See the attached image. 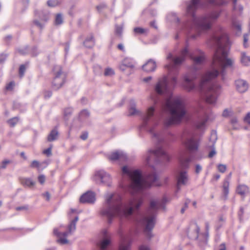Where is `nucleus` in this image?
Wrapping results in <instances>:
<instances>
[{
  "mask_svg": "<svg viewBox=\"0 0 250 250\" xmlns=\"http://www.w3.org/2000/svg\"><path fill=\"white\" fill-rule=\"evenodd\" d=\"M199 54L195 56L192 54H189L187 47L183 49L179 56L173 57L170 53L167 59L170 60V64L166 65L169 71V80L165 76L160 79L155 87L156 93L160 95L166 94L167 98L163 105L164 112L169 115L164 121L166 127L180 123L187 113L186 104L185 100L180 97H173L172 90L175 87L177 83L176 75L178 74L177 66L180 65L189 56L193 61L194 68L198 69V65L203 64L205 60L203 52L197 51Z\"/></svg>",
  "mask_w": 250,
  "mask_h": 250,
  "instance_id": "f257e3e1",
  "label": "nucleus"
},
{
  "mask_svg": "<svg viewBox=\"0 0 250 250\" xmlns=\"http://www.w3.org/2000/svg\"><path fill=\"white\" fill-rule=\"evenodd\" d=\"M213 45L216 49L213 57L210 68L207 70L201 78L199 85V90L201 96L209 104H214L219 94L221 86L211 81L216 78L219 74L222 80L225 78V69L231 66L234 60L228 58V50L227 48L229 42L227 34L223 31L220 33L214 35L212 38Z\"/></svg>",
  "mask_w": 250,
  "mask_h": 250,
  "instance_id": "f03ea898",
  "label": "nucleus"
},
{
  "mask_svg": "<svg viewBox=\"0 0 250 250\" xmlns=\"http://www.w3.org/2000/svg\"><path fill=\"white\" fill-rule=\"evenodd\" d=\"M143 203L141 198H133L127 203H122L121 196L116 193L107 194L105 202L101 209L100 213L105 217L108 223H112L115 217H126L133 213L134 209H138Z\"/></svg>",
  "mask_w": 250,
  "mask_h": 250,
  "instance_id": "7ed1b4c3",
  "label": "nucleus"
},
{
  "mask_svg": "<svg viewBox=\"0 0 250 250\" xmlns=\"http://www.w3.org/2000/svg\"><path fill=\"white\" fill-rule=\"evenodd\" d=\"M208 1L215 5L222 4V2L220 0H208ZM200 4V0H191L187 8V14L190 16L191 21L190 23L191 29L196 33L191 35L189 34L188 37L191 39H195L200 35L201 31L210 29L221 14V11H213L197 18L195 15V12Z\"/></svg>",
  "mask_w": 250,
  "mask_h": 250,
  "instance_id": "20e7f679",
  "label": "nucleus"
},
{
  "mask_svg": "<svg viewBox=\"0 0 250 250\" xmlns=\"http://www.w3.org/2000/svg\"><path fill=\"white\" fill-rule=\"evenodd\" d=\"M122 174L124 178H127L129 181L128 190L133 194L145 188H149L152 185L159 186L158 183V176L155 172L146 174L143 177L138 170H129L126 166L122 168Z\"/></svg>",
  "mask_w": 250,
  "mask_h": 250,
  "instance_id": "39448f33",
  "label": "nucleus"
},
{
  "mask_svg": "<svg viewBox=\"0 0 250 250\" xmlns=\"http://www.w3.org/2000/svg\"><path fill=\"white\" fill-rule=\"evenodd\" d=\"M164 208V204L160 200H151L146 214L141 216L139 223L145 228L144 231L149 239L152 237L151 230L154 227L158 210Z\"/></svg>",
  "mask_w": 250,
  "mask_h": 250,
  "instance_id": "423d86ee",
  "label": "nucleus"
},
{
  "mask_svg": "<svg viewBox=\"0 0 250 250\" xmlns=\"http://www.w3.org/2000/svg\"><path fill=\"white\" fill-rule=\"evenodd\" d=\"M179 161L181 168L177 173V191L180 190L182 186H187L188 182V175L187 171L183 168H188L191 159L187 156V152L183 151L180 153L179 156Z\"/></svg>",
  "mask_w": 250,
  "mask_h": 250,
  "instance_id": "0eeeda50",
  "label": "nucleus"
},
{
  "mask_svg": "<svg viewBox=\"0 0 250 250\" xmlns=\"http://www.w3.org/2000/svg\"><path fill=\"white\" fill-rule=\"evenodd\" d=\"M154 111L155 109L153 106H150L148 108L146 113L143 117V124L141 127L148 131L152 135L153 139L158 143H160L164 139L162 134L160 133L155 132L153 128L149 127V122L152 121V117L154 115Z\"/></svg>",
  "mask_w": 250,
  "mask_h": 250,
  "instance_id": "6e6552de",
  "label": "nucleus"
},
{
  "mask_svg": "<svg viewBox=\"0 0 250 250\" xmlns=\"http://www.w3.org/2000/svg\"><path fill=\"white\" fill-rule=\"evenodd\" d=\"M170 156L161 147H158L154 150H149L147 154L146 161L150 165L152 163L156 164L168 162Z\"/></svg>",
  "mask_w": 250,
  "mask_h": 250,
  "instance_id": "1a4fd4ad",
  "label": "nucleus"
},
{
  "mask_svg": "<svg viewBox=\"0 0 250 250\" xmlns=\"http://www.w3.org/2000/svg\"><path fill=\"white\" fill-rule=\"evenodd\" d=\"M182 144L185 146L189 152H195L197 150L198 144L194 138V134L189 130H185L181 137Z\"/></svg>",
  "mask_w": 250,
  "mask_h": 250,
  "instance_id": "9d476101",
  "label": "nucleus"
},
{
  "mask_svg": "<svg viewBox=\"0 0 250 250\" xmlns=\"http://www.w3.org/2000/svg\"><path fill=\"white\" fill-rule=\"evenodd\" d=\"M52 71L54 77L52 82V86L54 90H58L65 83L66 74L62 71L60 65L54 66Z\"/></svg>",
  "mask_w": 250,
  "mask_h": 250,
  "instance_id": "9b49d317",
  "label": "nucleus"
},
{
  "mask_svg": "<svg viewBox=\"0 0 250 250\" xmlns=\"http://www.w3.org/2000/svg\"><path fill=\"white\" fill-rule=\"evenodd\" d=\"M78 220L79 217L77 216L72 221H71L68 227V231L60 232L57 229H54V234L58 237V239L57 240V243L62 245L68 243V241L66 239V237L68 236L69 233H71L72 232L75 230L76 223Z\"/></svg>",
  "mask_w": 250,
  "mask_h": 250,
  "instance_id": "f8f14e48",
  "label": "nucleus"
},
{
  "mask_svg": "<svg viewBox=\"0 0 250 250\" xmlns=\"http://www.w3.org/2000/svg\"><path fill=\"white\" fill-rule=\"evenodd\" d=\"M93 178L97 182H101L107 186H109L110 185L111 178L110 175L103 170L97 171Z\"/></svg>",
  "mask_w": 250,
  "mask_h": 250,
  "instance_id": "ddd939ff",
  "label": "nucleus"
},
{
  "mask_svg": "<svg viewBox=\"0 0 250 250\" xmlns=\"http://www.w3.org/2000/svg\"><path fill=\"white\" fill-rule=\"evenodd\" d=\"M217 139V133L215 131H212L210 134V136L209 139V144L208 145V147L211 149V150L208 154V157H213L216 153L214 145Z\"/></svg>",
  "mask_w": 250,
  "mask_h": 250,
  "instance_id": "4468645a",
  "label": "nucleus"
},
{
  "mask_svg": "<svg viewBox=\"0 0 250 250\" xmlns=\"http://www.w3.org/2000/svg\"><path fill=\"white\" fill-rule=\"evenodd\" d=\"M108 159L111 161L119 160L125 161L127 159V156L123 151L117 150L112 152L107 156Z\"/></svg>",
  "mask_w": 250,
  "mask_h": 250,
  "instance_id": "2eb2a0df",
  "label": "nucleus"
},
{
  "mask_svg": "<svg viewBox=\"0 0 250 250\" xmlns=\"http://www.w3.org/2000/svg\"><path fill=\"white\" fill-rule=\"evenodd\" d=\"M35 15L40 18V21L35 19L33 21V23L40 29H42L44 27L45 22L48 20V16L46 14H43L42 13H37L36 12H35Z\"/></svg>",
  "mask_w": 250,
  "mask_h": 250,
  "instance_id": "dca6fc26",
  "label": "nucleus"
},
{
  "mask_svg": "<svg viewBox=\"0 0 250 250\" xmlns=\"http://www.w3.org/2000/svg\"><path fill=\"white\" fill-rule=\"evenodd\" d=\"M121 237V242L119 250H129L131 241L128 236H124L121 231L119 232Z\"/></svg>",
  "mask_w": 250,
  "mask_h": 250,
  "instance_id": "f3484780",
  "label": "nucleus"
},
{
  "mask_svg": "<svg viewBox=\"0 0 250 250\" xmlns=\"http://www.w3.org/2000/svg\"><path fill=\"white\" fill-rule=\"evenodd\" d=\"M95 195L94 192L87 191L83 194L80 199V202L82 203L92 204L95 201Z\"/></svg>",
  "mask_w": 250,
  "mask_h": 250,
  "instance_id": "a211bd4d",
  "label": "nucleus"
},
{
  "mask_svg": "<svg viewBox=\"0 0 250 250\" xmlns=\"http://www.w3.org/2000/svg\"><path fill=\"white\" fill-rule=\"evenodd\" d=\"M104 239L101 240L98 244L100 250H104L109 245L110 240L109 235L106 230L103 231Z\"/></svg>",
  "mask_w": 250,
  "mask_h": 250,
  "instance_id": "6ab92c4d",
  "label": "nucleus"
},
{
  "mask_svg": "<svg viewBox=\"0 0 250 250\" xmlns=\"http://www.w3.org/2000/svg\"><path fill=\"white\" fill-rule=\"evenodd\" d=\"M209 120V117L206 113L204 114L203 117L199 118L195 124L196 129L200 131L205 130L206 124Z\"/></svg>",
  "mask_w": 250,
  "mask_h": 250,
  "instance_id": "aec40b11",
  "label": "nucleus"
},
{
  "mask_svg": "<svg viewBox=\"0 0 250 250\" xmlns=\"http://www.w3.org/2000/svg\"><path fill=\"white\" fill-rule=\"evenodd\" d=\"M235 84L236 90L240 93H244L247 91L249 85L247 82L242 79H238L235 81Z\"/></svg>",
  "mask_w": 250,
  "mask_h": 250,
  "instance_id": "412c9836",
  "label": "nucleus"
},
{
  "mask_svg": "<svg viewBox=\"0 0 250 250\" xmlns=\"http://www.w3.org/2000/svg\"><path fill=\"white\" fill-rule=\"evenodd\" d=\"M119 68L122 71H124L127 68L134 67V62L129 58H125L119 65Z\"/></svg>",
  "mask_w": 250,
  "mask_h": 250,
  "instance_id": "4be33fe9",
  "label": "nucleus"
},
{
  "mask_svg": "<svg viewBox=\"0 0 250 250\" xmlns=\"http://www.w3.org/2000/svg\"><path fill=\"white\" fill-rule=\"evenodd\" d=\"M184 86L187 90L190 91L194 89L195 86L193 82V80L188 75L184 76Z\"/></svg>",
  "mask_w": 250,
  "mask_h": 250,
  "instance_id": "5701e85b",
  "label": "nucleus"
},
{
  "mask_svg": "<svg viewBox=\"0 0 250 250\" xmlns=\"http://www.w3.org/2000/svg\"><path fill=\"white\" fill-rule=\"evenodd\" d=\"M231 172L229 173L227 177L225 179L223 184V192L225 199L227 198L229 192V180L231 177Z\"/></svg>",
  "mask_w": 250,
  "mask_h": 250,
  "instance_id": "b1692460",
  "label": "nucleus"
},
{
  "mask_svg": "<svg viewBox=\"0 0 250 250\" xmlns=\"http://www.w3.org/2000/svg\"><path fill=\"white\" fill-rule=\"evenodd\" d=\"M156 68V62L152 59L149 60L145 64L142 66L143 69L147 72L154 71Z\"/></svg>",
  "mask_w": 250,
  "mask_h": 250,
  "instance_id": "393cba45",
  "label": "nucleus"
},
{
  "mask_svg": "<svg viewBox=\"0 0 250 250\" xmlns=\"http://www.w3.org/2000/svg\"><path fill=\"white\" fill-rule=\"evenodd\" d=\"M20 181L23 186L29 188H33L36 184V182L30 178L21 177Z\"/></svg>",
  "mask_w": 250,
  "mask_h": 250,
  "instance_id": "a878e982",
  "label": "nucleus"
},
{
  "mask_svg": "<svg viewBox=\"0 0 250 250\" xmlns=\"http://www.w3.org/2000/svg\"><path fill=\"white\" fill-rule=\"evenodd\" d=\"M249 188L245 185H239L237 186L236 192L242 197H244L246 193H248Z\"/></svg>",
  "mask_w": 250,
  "mask_h": 250,
  "instance_id": "bb28decb",
  "label": "nucleus"
},
{
  "mask_svg": "<svg viewBox=\"0 0 250 250\" xmlns=\"http://www.w3.org/2000/svg\"><path fill=\"white\" fill-rule=\"evenodd\" d=\"M240 62L242 65L249 66L250 65V56H248L245 52L241 53Z\"/></svg>",
  "mask_w": 250,
  "mask_h": 250,
  "instance_id": "cd10ccee",
  "label": "nucleus"
},
{
  "mask_svg": "<svg viewBox=\"0 0 250 250\" xmlns=\"http://www.w3.org/2000/svg\"><path fill=\"white\" fill-rule=\"evenodd\" d=\"M84 45L87 48H91L95 45V41L93 36L90 35V37H87L83 42Z\"/></svg>",
  "mask_w": 250,
  "mask_h": 250,
  "instance_id": "c85d7f7f",
  "label": "nucleus"
},
{
  "mask_svg": "<svg viewBox=\"0 0 250 250\" xmlns=\"http://www.w3.org/2000/svg\"><path fill=\"white\" fill-rule=\"evenodd\" d=\"M58 137V132L56 128L52 130L48 135L47 141L52 142L57 139Z\"/></svg>",
  "mask_w": 250,
  "mask_h": 250,
  "instance_id": "c756f323",
  "label": "nucleus"
},
{
  "mask_svg": "<svg viewBox=\"0 0 250 250\" xmlns=\"http://www.w3.org/2000/svg\"><path fill=\"white\" fill-rule=\"evenodd\" d=\"M130 107L129 108V115L132 116L137 114L139 111L135 107V104L133 100L130 101Z\"/></svg>",
  "mask_w": 250,
  "mask_h": 250,
  "instance_id": "7c9ffc66",
  "label": "nucleus"
},
{
  "mask_svg": "<svg viewBox=\"0 0 250 250\" xmlns=\"http://www.w3.org/2000/svg\"><path fill=\"white\" fill-rule=\"evenodd\" d=\"M167 20L171 22H179V19L178 18L175 13H171L167 16Z\"/></svg>",
  "mask_w": 250,
  "mask_h": 250,
  "instance_id": "2f4dec72",
  "label": "nucleus"
},
{
  "mask_svg": "<svg viewBox=\"0 0 250 250\" xmlns=\"http://www.w3.org/2000/svg\"><path fill=\"white\" fill-rule=\"evenodd\" d=\"M63 20L62 15L61 13H58L56 15L54 23L56 25H59L63 23Z\"/></svg>",
  "mask_w": 250,
  "mask_h": 250,
  "instance_id": "473e14b6",
  "label": "nucleus"
},
{
  "mask_svg": "<svg viewBox=\"0 0 250 250\" xmlns=\"http://www.w3.org/2000/svg\"><path fill=\"white\" fill-rule=\"evenodd\" d=\"M232 24L234 29L236 30L239 33H240L241 31V23L240 22L233 20Z\"/></svg>",
  "mask_w": 250,
  "mask_h": 250,
  "instance_id": "72a5a7b5",
  "label": "nucleus"
},
{
  "mask_svg": "<svg viewBox=\"0 0 250 250\" xmlns=\"http://www.w3.org/2000/svg\"><path fill=\"white\" fill-rule=\"evenodd\" d=\"M19 122V118L17 117L12 118L8 120L7 123L11 127H14Z\"/></svg>",
  "mask_w": 250,
  "mask_h": 250,
  "instance_id": "f704fd0d",
  "label": "nucleus"
},
{
  "mask_svg": "<svg viewBox=\"0 0 250 250\" xmlns=\"http://www.w3.org/2000/svg\"><path fill=\"white\" fill-rule=\"evenodd\" d=\"M115 74V72L114 70L110 68V67H107L105 69L104 75L105 76H113Z\"/></svg>",
  "mask_w": 250,
  "mask_h": 250,
  "instance_id": "c9c22d12",
  "label": "nucleus"
},
{
  "mask_svg": "<svg viewBox=\"0 0 250 250\" xmlns=\"http://www.w3.org/2000/svg\"><path fill=\"white\" fill-rule=\"evenodd\" d=\"M89 116V112L87 110H83L80 113V118L81 119L86 118Z\"/></svg>",
  "mask_w": 250,
  "mask_h": 250,
  "instance_id": "e433bc0d",
  "label": "nucleus"
},
{
  "mask_svg": "<svg viewBox=\"0 0 250 250\" xmlns=\"http://www.w3.org/2000/svg\"><path fill=\"white\" fill-rule=\"evenodd\" d=\"M47 4L48 6L55 7L59 4V2L58 0H48Z\"/></svg>",
  "mask_w": 250,
  "mask_h": 250,
  "instance_id": "4c0bfd02",
  "label": "nucleus"
},
{
  "mask_svg": "<svg viewBox=\"0 0 250 250\" xmlns=\"http://www.w3.org/2000/svg\"><path fill=\"white\" fill-rule=\"evenodd\" d=\"M237 122L238 120L236 117H233L231 119L230 123L233 129H237L238 128Z\"/></svg>",
  "mask_w": 250,
  "mask_h": 250,
  "instance_id": "58836bf2",
  "label": "nucleus"
},
{
  "mask_svg": "<svg viewBox=\"0 0 250 250\" xmlns=\"http://www.w3.org/2000/svg\"><path fill=\"white\" fill-rule=\"evenodd\" d=\"M146 31V29L141 27H136L134 28V33L138 34H143L145 33Z\"/></svg>",
  "mask_w": 250,
  "mask_h": 250,
  "instance_id": "ea45409f",
  "label": "nucleus"
},
{
  "mask_svg": "<svg viewBox=\"0 0 250 250\" xmlns=\"http://www.w3.org/2000/svg\"><path fill=\"white\" fill-rule=\"evenodd\" d=\"M15 84L14 82H13V81L10 82V83H7V85H6L5 89L7 91H11L13 89V88L15 86Z\"/></svg>",
  "mask_w": 250,
  "mask_h": 250,
  "instance_id": "a19ab883",
  "label": "nucleus"
},
{
  "mask_svg": "<svg viewBox=\"0 0 250 250\" xmlns=\"http://www.w3.org/2000/svg\"><path fill=\"white\" fill-rule=\"evenodd\" d=\"M217 168L219 172L224 173L227 169V166L223 164H219L217 166Z\"/></svg>",
  "mask_w": 250,
  "mask_h": 250,
  "instance_id": "79ce46f5",
  "label": "nucleus"
},
{
  "mask_svg": "<svg viewBox=\"0 0 250 250\" xmlns=\"http://www.w3.org/2000/svg\"><path fill=\"white\" fill-rule=\"evenodd\" d=\"M26 67L24 65L22 64L19 68V75L21 78L22 77L25 71Z\"/></svg>",
  "mask_w": 250,
  "mask_h": 250,
  "instance_id": "37998d69",
  "label": "nucleus"
},
{
  "mask_svg": "<svg viewBox=\"0 0 250 250\" xmlns=\"http://www.w3.org/2000/svg\"><path fill=\"white\" fill-rule=\"evenodd\" d=\"M194 229H195V235L193 236V237L195 239H197L199 236V234L200 232V228L196 224H195L194 225Z\"/></svg>",
  "mask_w": 250,
  "mask_h": 250,
  "instance_id": "c03bdc74",
  "label": "nucleus"
},
{
  "mask_svg": "<svg viewBox=\"0 0 250 250\" xmlns=\"http://www.w3.org/2000/svg\"><path fill=\"white\" fill-rule=\"evenodd\" d=\"M72 109L71 108H67L64 111V115L66 118L69 117L72 112Z\"/></svg>",
  "mask_w": 250,
  "mask_h": 250,
  "instance_id": "a18cd8bd",
  "label": "nucleus"
},
{
  "mask_svg": "<svg viewBox=\"0 0 250 250\" xmlns=\"http://www.w3.org/2000/svg\"><path fill=\"white\" fill-rule=\"evenodd\" d=\"M10 161L8 160H5L3 161L1 163V165L0 166V168L4 169L6 167L7 165L10 163Z\"/></svg>",
  "mask_w": 250,
  "mask_h": 250,
  "instance_id": "49530a36",
  "label": "nucleus"
},
{
  "mask_svg": "<svg viewBox=\"0 0 250 250\" xmlns=\"http://www.w3.org/2000/svg\"><path fill=\"white\" fill-rule=\"evenodd\" d=\"M52 147V146L51 145L49 147L44 150L43 151V153L46 155L48 156H51L52 155V152H51Z\"/></svg>",
  "mask_w": 250,
  "mask_h": 250,
  "instance_id": "de8ad7c7",
  "label": "nucleus"
},
{
  "mask_svg": "<svg viewBox=\"0 0 250 250\" xmlns=\"http://www.w3.org/2000/svg\"><path fill=\"white\" fill-rule=\"evenodd\" d=\"M123 31V26L116 25L115 28V32L118 35H121Z\"/></svg>",
  "mask_w": 250,
  "mask_h": 250,
  "instance_id": "09e8293b",
  "label": "nucleus"
},
{
  "mask_svg": "<svg viewBox=\"0 0 250 250\" xmlns=\"http://www.w3.org/2000/svg\"><path fill=\"white\" fill-rule=\"evenodd\" d=\"M190 201L189 200H187L185 203L184 206L181 209V212L182 213H184L185 210L187 209L188 208V205L189 204Z\"/></svg>",
  "mask_w": 250,
  "mask_h": 250,
  "instance_id": "8fccbe9b",
  "label": "nucleus"
},
{
  "mask_svg": "<svg viewBox=\"0 0 250 250\" xmlns=\"http://www.w3.org/2000/svg\"><path fill=\"white\" fill-rule=\"evenodd\" d=\"M52 95V92L49 90H46L44 92V97L45 99H49Z\"/></svg>",
  "mask_w": 250,
  "mask_h": 250,
  "instance_id": "3c124183",
  "label": "nucleus"
},
{
  "mask_svg": "<svg viewBox=\"0 0 250 250\" xmlns=\"http://www.w3.org/2000/svg\"><path fill=\"white\" fill-rule=\"evenodd\" d=\"M38 179L39 182L41 184H43L45 182V177L43 175H40L39 176Z\"/></svg>",
  "mask_w": 250,
  "mask_h": 250,
  "instance_id": "603ef678",
  "label": "nucleus"
},
{
  "mask_svg": "<svg viewBox=\"0 0 250 250\" xmlns=\"http://www.w3.org/2000/svg\"><path fill=\"white\" fill-rule=\"evenodd\" d=\"M28 209V205H24L21 207H18L16 208V210L17 211H20L22 210H27Z\"/></svg>",
  "mask_w": 250,
  "mask_h": 250,
  "instance_id": "864d4df0",
  "label": "nucleus"
},
{
  "mask_svg": "<svg viewBox=\"0 0 250 250\" xmlns=\"http://www.w3.org/2000/svg\"><path fill=\"white\" fill-rule=\"evenodd\" d=\"M244 121L250 125V112H249L244 118Z\"/></svg>",
  "mask_w": 250,
  "mask_h": 250,
  "instance_id": "5fc2aeb1",
  "label": "nucleus"
},
{
  "mask_svg": "<svg viewBox=\"0 0 250 250\" xmlns=\"http://www.w3.org/2000/svg\"><path fill=\"white\" fill-rule=\"evenodd\" d=\"M30 166L32 167H38L39 166V163L36 160H34L31 164Z\"/></svg>",
  "mask_w": 250,
  "mask_h": 250,
  "instance_id": "6e6d98bb",
  "label": "nucleus"
},
{
  "mask_svg": "<svg viewBox=\"0 0 250 250\" xmlns=\"http://www.w3.org/2000/svg\"><path fill=\"white\" fill-rule=\"evenodd\" d=\"M202 167L200 165H199V164L196 165V166H195L196 173H197V174L201 172V171L202 170Z\"/></svg>",
  "mask_w": 250,
  "mask_h": 250,
  "instance_id": "4d7b16f0",
  "label": "nucleus"
},
{
  "mask_svg": "<svg viewBox=\"0 0 250 250\" xmlns=\"http://www.w3.org/2000/svg\"><path fill=\"white\" fill-rule=\"evenodd\" d=\"M7 55L6 54H2L0 55V63H3L6 60Z\"/></svg>",
  "mask_w": 250,
  "mask_h": 250,
  "instance_id": "13d9d810",
  "label": "nucleus"
},
{
  "mask_svg": "<svg viewBox=\"0 0 250 250\" xmlns=\"http://www.w3.org/2000/svg\"><path fill=\"white\" fill-rule=\"evenodd\" d=\"M81 139L83 140H85L88 138V133L84 132L80 136Z\"/></svg>",
  "mask_w": 250,
  "mask_h": 250,
  "instance_id": "bf43d9fd",
  "label": "nucleus"
},
{
  "mask_svg": "<svg viewBox=\"0 0 250 250\" xmlns=\"http://www.w3.org/2000/svg\"><path fill=\"white\" fill-rule=\"evenodd\" d=\"M248 34H245L244 35V45L245 47H246L247 45V42L248 41Z\"/></svg>",
  "mask_w": 250,
  "mask_h": 250,
  "instance_id": "052dcab7",
  "label": "nucleus"
},
{
  "mask_svg": "<svg viewBox=\"0 0 250 250\" xmlns=\"http://www.w3.org/2000/svg\"><path fill=\"white\" fill-rule=\"evenodd\" d=\"M42 195L46 198V200L47 201H49L50 200V195L48 192H45L42 194Z\"/></svg>",
  "mask_w": 250,
  "mask_h": 250,
  "instance_id": "680f3d73",
  "label": "nucleus"
},
{
  "mask_svg": "<svg viewBox=\"0 0 250 250\" xmlns=\"http://www.w3.org/2000/svg\"><path fill=\"white\" fill-rule=\"evenodd\" d=\"M244 213V208L242 207H241L240 208V210L238 212V215L239 216L240 219H241V217Z\"/></svg>",
  "mask_w": 250,
  "mask_h": 250,
  "instance_id": "e2e57ef3",
  "label": "nucleus"
},
{
  "mask_svg": "<svg viewBox=\"0 0 250 250\" xmlns=\"http://www.w3.org/2000/svg\"><path fill=\"white\" fill-rule=\"evenodd\" d=\"M139 250H150V249L147 246L142 245L140 247Z\"/></svg>",
  "mask_w": 250,
  "mask_h": 250,
  "instance_id": "0e129e2a",
  "label": "nucleus"
},
{
  "mask_svg": "<svg viewBox=\"0 0 250 250\" xmlns=\"http://www.w3.org/2000/svg\"><path fill=\"white\" fill-rule=\"evenodd\" d=\"M229 111L227 109H225L222 113V116L223 117H227L229 116Z\"/></svg>",
  "mask_w": 250,
  "mask_h": 250,
  "instance_id": "69168bd1",
  "label": "nucleus"
},
{
  "mask_svg": "<svg viewBox=\"0 0 250 250\" xmlns=\"http://www.w3.org/2000/svg\"><path fill=\"white\" fill-rule=\"evenodd\" d=\"M106 7V5L105 4H101L97 6V9L98 11H100L103 8Z\"/></svg>",
  "mask_w": 250,
  "mask_h": 250,
  "instance_id": "338daca9",
  "label": "nucleus"
},
{
  "mask_svg": "<svg viewBox=\"0 0 250 250\" xmlns=\"http://www.w3.org/2000/svg\"><path fill=\"white\" fill-rule=\"evenodd\" d=\"M226 246L225 243L221 244L219 246V250H226Z\"/></svg>",
  "mask_w": 250,
  "mask_h": 250,
  "instance_id": "774afa93",
  "label": "nucleus"
}]
</instances>
